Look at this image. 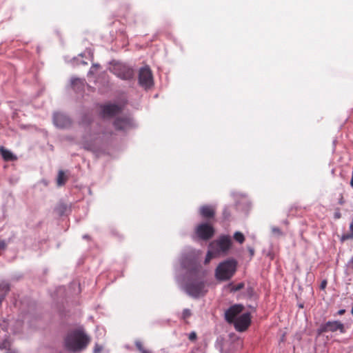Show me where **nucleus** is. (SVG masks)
I'll return each instance as SVG.
<instances>
[{
    "mask_svg": "<svg viewBox=\"0 0 353 353\" xmlns=\"http://www.w3.org/2000/svg\"><path fill=\"white\" fill-rule=\"evenodd\" d=\"M90 342V338L81 330L70 332L65 339V346L70 352H76L85 349Z\"/></svg>",
    "mask_w": 353,
    "mask_h": 353,
    "instance_id": "nucleus-1",
    "label": "nucleus"
},
{
    "mask_svg": "<svg viewBox=\"0 0 353 353\" xmlns=\"http://www.w3.org/2000/svg\"><path fill=\"white\" fill-rule=\"evenodd\" d=\"M237 263L234 259L226 260L221 263L215 270L217 280L228 281L230 279L236 270Z\"/></svg>",
    "mask_w": 353,
    "mask_h": 353,
    "instance_id": "nucleus-2",
    "label": "nucleus"
},
{
    "mask_svg": "<svg viewBox=\"0 0 353 353\" xmlns=\"http://www.w3.org/2000/svg\"><path fill=\"white\" fill-rule=\"evenodd\" d=\"M232 240L230 236H221L217 240L213 241L210 243L209 248L215 252V253L225 254L230 249Z\"/></svg>",
    "mask_w": 353,
    "mask_h": 353,
    "instance_id": "nucleus-3",
    "label": "nucleus"
},
{
    "mask_svg": "<svg viewBox=\"0 0 353 353\" xmlns=\"http://www.w3.org/2000/svg\"><path fill=\"white\" fill-rule=\"evenodd\" d=\"M185 292L194 298L204 296L206 293L205 283L201 280H193L188 282L185 287Z\"/></svg>",
    "mask_w": 353,
    "mask_h": 353,
    "instance_id": "nucleus-4",
    "label": "nucleus"
},
{
    "mask_svg": "<svg viewBox=\"0 0 353 353\" xmlns=\"http://www.w3.org/2000/svg\"><path fill=\"white\" fill-rule=\"evenodd\" d=\"M112 72L123 80H130L133 78L134 74V70L132 68L121 63L114 65Z\"/></svg>",
    "mask_w": 353,
    "mask_h": 353,
    "instance_id": "nucleus-5",
    "label": "nucleus"
},
{
    "mask_svg": "<svg viewBox=\"0 0 353 353\" xmlns=\"http://www.w3.org/2000/svg\"><path fill=\"white\" fill-rule=\"evenodd\" d=\"M195 232L199 239L208 241L214 236V229L211 225L203 223L197 225Z\"/></svg>",
    "mask_w": 353,
    "mask_h": 353,
    "instance_id": "nucleus-6",
    "label": "nucleus"
},
{
    "mask_svg": "<svg viewBox=\"0 0 353 353\" xmlns=\"http://www.w3.org/2000/svg\"><path fill=\"white\" fill-rule=\"evenodd\" d=\"M139 83L145 88H150L153 85V77L149 67L141 68L139 74Z\"/></svg>",
    "mask_w": 353,
    "mask_h": 353,
    "instance_id": "nucleus-7",
    "label": "nucleus"
},
{
    "mask_svg": "<svg viewBox=\"0 0 353 353\" xmlns=\"http://www.w3.org/2000/svg\"><path fill=\"white\" fill-rule=\"evenodd\" d=\"M337 330H339L341 333L345 332L344 325L343 323L338 321H327L319 327V328L317 330V333L319 335H321L325 332H334Z\"/></svg>",
    "mask_w": 353,
    "mask_h": 353,
    "instance_id": "nucleus-8",
    "label": "nucleus"
},
{
    "mask_svg": "<svg viewBox=\"0 0 353 353\" xmlns=\"http://www.w3.org/2000/svg\"><path fill=\"white\" fill-rule=\"evenodd\" d=\"M251 323V315L249 312L239 316L232 323L238 332L245 331Z\"/></svg>",
    "mask_w": 353,
    "mask_h": 353,
    "instance_id": "nucleus-9",
    "label": "nucleus"
},
{
    "mask_svg": "<svg viewBox=\"0 0 353 353\" xmlns=\"http://www.w3.org/2000/svg\"><path fill=\"white\" fill-rule=\"evenodd\" d=\"M243 310V306L240 304H236L230 307L225 312L226 321L229 323H233Z\"/></svg>",
    "mask_w": 353,
    "mask_h": 353,
    "instance_id": "nucleus-10",
    "label": "nucleus"
},
{
    "mask_svg": "<svg viewBox=\"0 0 353 353\" xmlns=\"http://www.w3.org/2000/svg\"><path fill=\"white\" fill-rule=\"evenodd\" d=\"M121 111V107L116 104L108 103L101 105V115L103 117H114Z\"/></svg>",
    "mask_w": 353,
    "mask_h": 353,
    "instance_id": "nucleus-11",
    "label": "nucleus"
},
{
    "mask_svg": "<svg viewBox=\"0 0 353 353\" xmlns=\"http://www.w3.org/2000/svg\"><path fill=\"white\" fill-rule=\"evenodd\" d=\"M54 124L59 128H67L71 125L70 119L61 112L54 113L53 117Z\"/></svg>",
    "mask_w": 353,
    "mask_h": 353,
    "instance_id": "nucleus-12",
    "label": "nucleus"
},
{
    "mask_svg": "<svg viewBox=\"0 0 353 353\" xmlns=\"http://www.w3.org/2000/svg\"><path fill=\"white\" fill-rule=\"evenodd\" d=\"M114 126L117 130H127L132 127V122L130 117H118L114 121Z\"/></svg>",
    "mask_w": 353,
    "mask_h": 353,
    "instance_id": "nucleus-13",
    "label": "nucleus"
},
{
    "mask_svg": "<svg viewBox=\"0 0 353 353\" xmlns=\"http://www.w3.org/2000/svg\"><path fill=\"white\" fill-rule=\"evenodd\" d=\"M200 215L205 219H213L216 214V208L212 205H203L199 208Z\"/></svg>",
    "mask_w": 353,
    "mask_h": 353,
    "instance_id": "nucleus-14",
    "label": "nucleus"
},
{
    "mask_svg": "<svg viewBox=\"0 0 353 353\" xmlns=\"http://www.w3.org/2000/svg\"><path fill=\"white\" fill-rule=\"evenodd\" d=\"M0 154L6 161H12L17 159L16 156H14L10 150L6 149L3 146L0 147Z\"/></svg>",
    "mask_w": 353,
    "mask_h": 353,
    "instance_id": "nucleus-15",
    "label": "nucleus"
},
{
    "mask_svg": "<svg viewBox=\"0 0 353 353\" xmlns=\"http://www.w3.org/2000/svg\"><path fill=\"white\" fill-rule=\"evenodd\" d=\"M10 291V286L6 283H0V305Z\"/></svg>",
    "mask_w": 353,
    "mask_h": 353,
    "instance_id": "nucleus-16",
    "label": "nucleus"
},
{
    "mask_svg": "<svg viewBox=\"0 0 353 353\" xmlns=\"http://www.w3.org/2000/svg\"><path fill=\"white\" fill-rule=\"evenodd\" d=\"M68 180L67 176L65 175V173L63 171L60 170L58 173L57 176V185L59 186L63 185Z\"/></svg>",
    "mask_w": 353,
    "mask_h": 353,
    "instance_id": "nucleus-17",
    "label": "nucleus"
},
{
    "mask_svg": "<svg viewBox=\"0 0 353 353\" xmlns=\"http://www.w3.org/2000/svg\"><path fill=\"white\" fill-rule=\"evenodd\" d=\"M217 254H218L217 253H215L214 251H213L212 250H211L209 248V250H208V252L206 254L205 259V263L208 264V263H210L211 259L212 258H214V256H216Z\"/></svg>",
    "mask_w": 353,
    "mask_h": 353,
    "instance_id": "nucleus-18",
    "label": "nucleus"
},
{
    "mask_svg": "<svg viewBox=\"0 0 353 353\" xmlns=\"http://www.w3.org/2000/svg\"><path fill=\"white\" fill-rule=\"evenodd\" d=\"M234 239L236 241L239 242V243H243L245 241V236L243 233L241 232H236L234 234Z\"/></svg>",
    "mask_w": 353,
    "mask_h": 353,
    "instance_id": "nucleus-19",
    "label": "nucleus"
},
{
    "mask_svg": "<svg viewBox=\"0 0 353 353\" xmlns=\"http://www.w3.org/2000/svg\"><path fill=\"white\" fill-rule=\"evenodd\" d=\"M353 239V232H350V233H347V234H343L340 237V241L341 243H343L344 241L349 240V239Z\"/></svg>",
    "mask_w": 353,
    "mask_h": 353,
    "instance_id": "nucleus-20",
    "label": "nucleus"
},
{
    "mask_svg": "<svg viewBox=\"0 0 353 353\" xmlns=\"http://www.w3.org/2000/svg\"><path fill=\"white\" fill-rule=\"evenodd\" d=\"M135 345H136V347L139 350V351L141 352V353H150L149 351L146 350L144 347H143V345L142 344V343L141 341H137L135 343Z\"/></svg>",
    "mask_w": 353,
    "mask_h": 353,
    "instance_id": "nucleus-21",
    "label": "nucleus"
},
{
    "mask_svg": "<svg viewBox=\"0 0 353 353\" xmlns=\"http://www.w3.org/2000/svg\"><path fill=\"white\" fill-rule=\"evenodd\" d=\"M11 343L8 339H5L0 345L1 349H10Z\"/></svg>",
    "mask_w": 353,
    "mask_h": 353,
    "instance_id": "nucleus-22",
    "label": "nucleus"
},
{
    "mask_svg": "<svg viewBox=\"0 0 353 353\" xmlns=\"http://www.w3.org/2000/svg\"><path fill=\"white\" fill-rule=\"evenodd\" d=\"M192 315V312L190 311V310L189 309H184L183 311V313H182V319L183 320H186L187 319H188L189 317H190V316Z\"/></svg>",
    "mask_w": 353,
    "mask_h": 353,
    "instance_id": "nucleus-23",
    "label": "nucleus"
},
{
    "mask_svg": "<svg viewBox=\"0 0 353 353\" xmlns=\"http://www.w3.org/2000/svg\"><path fill=\"white\" fill-rule=\"evenodd\" d=\"M244 288V283H239L237 285H233L232 287L231 291L232 292H236L239 291Z\"/></svg>",
    "mask_w": 353,
    "mask_h": 353,
    "instance_id": "nucleus-24",
    "label": "nucleus"
},
{
    "mask_svg": "<svg viewBox=\"0 0 353 353\" xmlns=\"http://www.w3.org/2000/svg\"><path fill=\"white\" fill-rule=\"evenodd\" d=\"M103 350V347L99 344H95L93 350V353H101Z\"/></svg>",
    "mask_w": 353,
    "mask_h": 353,
    "instance_id": "nucleus-25",
    "label": "nucleus"
},
{
    "mask_svg": "<svg viewBox=\"0 0 353 353\" xmlns=\"http://www.w3.org/2000/svg\"><path fill=\"white\" fill-rule=\"evenodd\" d=\"M7 247V243L4 240L0 239V251L4 250Z\"/></svg>",
    "mask_w": 353,
    "mask_h": 353,
    "instance_id": "nucleus-26",
    "label": "nucleus"
},
{
    "mask_svg": "<svg viewBox=\"0 0 353 353\" xmlns=\"http://www.w3.org/2000/svg\"><path fill=\"white\" fill-rule=\"evenodd\" d=\"M188 339L190 340V341H195L196 339V332H192L190 334H189V336H188Z\"/></svg>",
    "mask_w": 353,
    "mask_h": 353,
    "instance_id": "nucleus-27",
    "label": "nucleus"
},
{
    "mask_svg": "<svg viewBox=\"0 0 353 353\" xmlns=\"http://www.w3.org/2000/svg\"><path fill=\"white\" fill-rule=\"evenodd\" d=\"M272 231L273 233H276V234H281V230L279 228L274 227V228H272Z\"/></svg>",
    "mask_w": 353,
    "mask_h": 353,
    "instance_id": "nucleus-28",
    "label": "nucleus"
},
{
    "mask_svg": "<svg viewBox=\"0 0 353 353\" xmlns=\"http://www.w3.org/2000/svg\"><path fill=\"white\" fill-rule=\"evenodd\" d=\"M84 148L88 150H93V148L91 145H90L89 143H84V145H83Z\"/></svg>",
    "mask_w": 353,
    "mask_h": 353,
    "instance_id": "nucleus-29",
    "label": "nucleus"
},
{
    "mask_svg": "<svg viewBox=\"0 0 353 353\" xmlns=\"http://www.w3.org/2000/svg\"><path fill=\"white\" fill-rule=\"evenodd\" d=\"M79 82L81 83H82L80 79H74L72 80L71 83H72V86H74Z\"/></svg>",
    "mask_w": 353,
    "mask_h": 353,
    "instance_id": "nucleus-30",
    "label": "nucleus"
},
{
    "mask_svg": "<svg viewBox=\"0 0 353 353\" xmlns=\"http://www.w3.org/2000/svg\"><path fill=\"white\" fill-rule=\"evenodd\" d=\"M248 251L251 256H252L254 254V250L252 248H248Z\"/></svg>",
    "mask_w": 353,
    "mask_h": 353,
    "instance_id": "nucleus-31",
    "label": "nucleus"
},
{
    "mask_svg": "<svg viewBox=\"0 0 353 353\" xmlns=\"http://www.w3.org/2000/svg\"><path fill=\"white\" fill-rule=\"evenodd\" d=\"M326 285H327V281H323L321 284V288L324 289L325 288Z\"/></svg>",
    "mask_w": 353,
    "mask_h": 353,
    "instance_id": "nucleus-32",
    "label": "nucleus"
},
{
    "mask_svg": "<svg viewBox=\"0 0 353 353\" xmlns=\"http://www.w3.org/2000/svg\"><path fill=\"white\" fill-rule=\"evenodd\" d=\"M345 310L341 309V310L338 311V314L339 315H343V314H345Z\"/></svg>",
    "mask_w": 353,
    "mask_h": 353,
    "instance_id": "nucleus-33",
    "label": "nucleus"
},
{
    "mask_svg": "<svg viewBox=\"0 0 353 353\" xmlns=\"http://www.w3.org/2000/svg\"><path fill=\"white\" fill-rule=\"evenodd\" d=\"M334 218L335 219H340L341 218V213L340 212H336L334 214Z\"/></svg>",
    "mask_w": 353,
    "mask_h": 353,
    "instance_id": "nucleus-34",
    "label": "nucleus"
},
{
    "mask_svg": "<svg viewBox=\"0 0 353 353\" xmlns=\"http://www.w3.org/2000/svg\"><path fill=\"white\" fill-rule=\"evenodd\" d=\"M1 326L2 327V329L4 330H7V327L6 325H1Z\"/></svg>",
    "mask_w": 353,
    "mask_h": 353,
    "instance_id": "nucleus-35",
    "label": "nucleus"
},
{
    "mask_svg": "<svg viewBox=\"0 0 353 353\" xmlns=\"http://www.w3.org/2000/svg\"><path fill=\"white\" fill-rule=\"evenodd\" d=\"M350 263H351L352 266V268H353V257L351 259V260H350Z\"/></svg>",
    "mask_w": 353,
    "mask_h": 353,
    "instance_id": "nucleus-36",
    "label": "nucleus"
},
{
    "mask_svg": "<svg viewBox=\"0 0 353 353\" xmlns=\"http://www.w3.org/2000/svg\"><path fill=\"white\" fill-rule=\"evenodd\" d=\"M351 313L353 315V307H352Z\"/></svg>",
    "mask_w": 353,
    "mask_h": 353,
    "instance_id": "nucleus-37",
    "label": "nucleus"
},
{
    "mask_svg": "<svg viewBox=\"0 0 353 353\" xmlns=\"http://www.w3.org/2000/svg\"><path fill=\"white\" fill-rule=\"evenodd\" d=\"M7 353H14V352H7Z\"/></svg>",
    "mask_w": 353,
    "mask_h": 353,
    "instance_id": "nucleus-38",
    "label": "nucleus"
}]
</instances>
